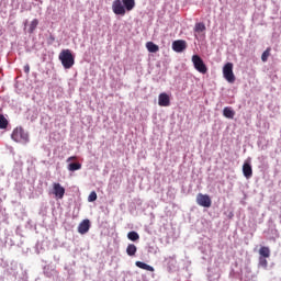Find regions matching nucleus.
Segmentation results:
<instances>
[{"instance_id":"f257e3e1","label":"nucleus","mask_w":281,"mask_h":281,"mask_svg":"<svg viewBox=\"0 0 281 281\" xmlns=\"http://www.w3.org/2000/svg\"><path fill=\"white\" fill-rule=\"evenodd\" d=\"M135 8V0H114L112 11L117 16H124L126 12H131Z\"/></svg>"},{"instance_id":"f03ea898","label":"nucleus","mask_w":281,"mask_h":281,"mask_svg":"<svg viewBox=\"0 0 281 281\" xmlns=\"http://www.w3.org/2000/svg\"><path fill=\"white\" fill-rule=\"evenodd\" d=\"M64 69H71L76 65V58L70 49H63L58 56Z\"/></svg>"},{"instance_id":"7ed1b4c3","label":"nucleus","mask_w":281,"mask_h":281,"mask_svg":"<svg viewBox=\"0 0 281 281\" xmlns=\"http://www.w3.org/2000/svg\"><path fill=\"white\" fill-rule=\"evenodd\" d=\"M11 137L13 142H18L22 144H25L30 139V136L27 135V133H25V130L22 127H16L13 131Z\"/></svg>"},{"instance_id":"20e7f679","label":"nucleus","mask_w":281,"mask_h":281,"mask_svg":"<svg viewBox=\"0 0 281 281\" xmlns=\"http://www.w3.org/2000/svg\"><path fill=\"white\" fill-rule=\"evenodd\" d=\"M192 63H193L194 69H196V71H199V74H203V75L207 74V66L205 65V63L203 61L201 56L193 55Z\"/></svg>"},{"instance_id":"39448f33","label":"nucleus","mask_w":281,"mask_h":281,"mask_svg":"<svg viewBox=\"0 0 281 281\" xmlns=\"http://www.w3.org/2000/svg\"><path fill=\"white\" fill-rule=\"evenodd\" d=\"M223 76L227 82H236V76H234V64H225L223 67Z\"/></svg>"},{"instance_id":"423d86ee","label":"nucleus","mask_w":281,"mask_h":281,"mask_svg":"<svg viewBox=\"0 0 281 281\" xmlns=\"http://www.w3.org/2000/svg\"><path fill=\"white\" fill-rule=\"evenodd\" d=\"M196 203L201 207H212V199L207 194L199 193L196 195Z\"/></svg>"},{"instance_id":"0eeeda50","label":"nucleus","mask_w":281,"mask_h":281,"mask_svg":"<svg viewBox=\"0 0 281 281\" xmlns=\"http://www.w3.org/2000/svg\"><path fill=\"white\" fill-rule=\"evenodd\" d=\"M172 49L177 52V54H181V52L188 49V42H186V40H177L172 43Z\"/></svg>"},{"instance_id":"6e6552de","label":"nucleus","mask_w":281,"mask_h":281,"mask_svg":"<svg viewBox=\"0 0 281 281\" xmlns=\"http://www.w3.org/2000/svg\"><path fill=\"white\" fill-rule=\"evenodd\" d=\"M53 193L55 194L56 199H63L65 196V189L60 183L55 182L53 183Z\"/></svg>"},{"instance_id":"1a4fd4ad","label":"nucleus","mask_w":281,"mask_h":281,"mask_svg":"<svg viewBox=\"0 0 281 281\" xmlns=\"http://www.w3.org/2000/svg\"><path fill=\"white\" fill-rule=\"evenodd\" d=\"M89 229H91V222L89 220H83L78 226V232L81 235L87 234Z\"/></svg>"},{"instance_id":"9d476101","label":"nucleus","mask_w":281,"mask_h":281,"mask_svg":"<svg viewBox=\"0 0 281 281\" xmlns=\"http://www.w3.org/2000/svg\"><path fill=\"white\" fill-rule=\"evenodd\" d=\"M159 106H169L170 105V95L168 93L162 92L158 97Z\"/></svg>"},{"instance_id":"9b49d317","label":"nucleus","mask_w":281,"mask_h":281,"mask_svg":"<svg viewBox=\"0 0 281 281\" xmlns=\"http://www.w3.org/2000/svg\"><path fill=\"white\" fill-rule=\"evenodd\" d=\"M243 175L246 177V179H251V177H254V169L249 162H244Z\"/></svg>"},{"instance_id":"f8f14e48","label":"nucleus","mask_w":281,"mask_h":281,"mask_svg":"<svg viewBox=\"0 0 281 281\" xmlns=\"http://www.w3.org/2000/svg\"><path fill=\"white\" fill-rule=\"evenodd\" d=\"M223 115L228 120H234V115H236V112L231 106H226L223 110Z\"/></svg>"},{"instance_id":"ddd939ff","label":"nucleus","mask_w":281,"mask_h":281,"mask_svg":"<svg viewBox=\"0 0 281 281\" xmlns=\"http://www.w3.org/2000/svg\"><path fill=\"white\" fill-rule=\"evenodd\" d=\"M146 48L148 49V52L150 54H157V52H159V46H157V44H155L153 42H147Z\"/></svg>"},{"instance_id":"4468645a","label":"nucleus","mask_w":281,"mask_h":281,"mask_svg":"<svg viewBox=\"0 0 281 281\" xmlns=\"http://www.w3.org/2000/svg\"><path fill=\"white\" fill-rule=\"evenodd\" d=\"M259 255H260V258H269L271 256V249H269V247L267 246H262L259 249Z\"/></svg>"},{"instance_id":"2eb2a0df","label":"nucleus","mask_w":281,"mask_h":281,"mask_svg":"<svg viewBox=\"0 0 281 281\" xmlns=\"http://www.w3.org/2000/svg\"><path fill=\"white\" fill-rule=\"evenodd\" d=\"M136 267H138V269H144L145 271H155V268H153L151 266H148V263H144L142 261H136L135 262Z\"/></svg>"},{"instance_id":"dca6fc26","label":"nucleus","mask_w":281,"mask_h":281,"mask_svg":"<svg viewBox=\"0 0 281 281\" xmlns=\"http://www.w3.org/2000/svg\"><path fill=\"white\" fill-rule=\"evenodd\" d=\"M126 254L127 256H135L137 254V246L135 244L127 245Z\"/></svg>"},{"instance_id":"f3484780","label":"nucleus","mask_w":281,"mask_h":281,"mask_svg":"<svg viewBox=\"0 0 281 281\" xmlns=\"http://www.w3.org/2000/svg\"><path fill=\"white\" fill-rule=\"evenodd\" d=\"M82 168V164L80 162H71L68 165L69 172H76V170H80Z\"/></svg>"},{"instance_id":"a211bd4d","label":"nucleus","mask_w":281,"mask_h":281,"mask_svg":"<svg viewBox=\"0 0 281 281\" xmlns=\"http://www.w3.org/2000/svg\"><path fill=\"white\" fill-rule=\"evenodd\" d=\"M128 240H132L133 243L137 241L139 239V234L137 232L132 231L127 234Z\"/></svg>"},{"instance_id":"6ab92c4d","label":"nucleus","mask_w":281,"mask_h":281,"mask_svg":"<svg viewBox=\"0 0 281 281\" xmlns=\"http://www.w3.org/2000/svg\"><path fill=\"white\" fill-rule=\"evenodd\" d=\"M194 32L201 34V32H205V24L203 22L195 23Z\"/></svg>"},{"instance_id":"aec40b11","label":"nucleus","mask_w":281,"mask_h":281,"mask_svg":"<svg viewBox=\"0 0 281 281\" xmlns=\"http://www.w3.org/2000/svg\"><path fill=\"white\" fill-rule=\"evenodd\" d=\"M269 56H271V47H268L261 55L262 63H267L269 60Z\"/></svg>"},{"instance_id":"412c9836","label":"nucleus","mask_w":281,"mask_h":281,"mask_svg":"<svg viewBox=\"0 0 281 281\" xmlns=\"http://www.w3.org/2000/svg\"><path fill=\"white\" fill-rule=\"evenodd\" d=\"M36 27H38V20L34 19L30 24V29H29L30 34L34 33V30H36Z\"/></svg>"},{"instance_id":"4be33fe9","label":"nucleus","mask_w":281,"mask_h":281,"mask_svg":"<svg viewBox=\"0 0 281 281\" xmlns=\"http://www.w3.org/2000/svg\"><path fill=\"white\" fill-rule=\"evenodd\" d=\"M259 267H262V269H267V267H269L267 257H259Z\"/></svg>"},{"instance_id":"5701e85b","label":"nucleus","mask_w":281,"mask_h":281,"mask_svg":"<svg viewBox=\"0 0 281 281\" xmlns=\"http://www.w3.org/2000/svg\"><path fill=\"white\" fill-rule=\"evenodd\" d=\"M0 128H8V119L0 114Z\"/></svg>"},{"instance_id":"b1692460","label":"nucleus","mask_w":281,"mask_h":281,"mask_svg":"<svg viewBox=\"0 0 281 281\" xmlns=\"http://www.w3.org/2000/svg\"><path fill=\"white\" fill-rule=\"evenodd\" d=\"M89 203H93V201H98V193L95 191H92L88 196Z\"/></svg>"},{"instance_id":"393cba45","label":"nucleus","mask_w":281,"mask_h":281,"mask_svg":"<svg viewBox=\"0 0 281 281\" xmlns=\"http://www.w3.org/2000/svg\"><path fill=\"white\" fill-rule=\"evenodd\" d=\"M76 159H78V157H76V156H70L69 158H67V162H69V161H76Z\"/></svg>"},{"instance_id":"a878e982","label":"nucleus","mask_w":281,"mask_h":281,"mask_svg":"<svg viewBox=\"0 0 281 281\" xmlns=\"http://www.w3.org/2000/svg\"><path fill=\"white\" fill-rule=\"evenodd\" d=\"M25 74H30V65L24 66Z\"/></svg>"}]
</instances>
